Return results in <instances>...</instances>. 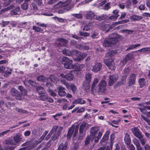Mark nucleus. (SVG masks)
<instances>
[{"instance_id":"774afa93","label":"nucleus","mask_w":150,"mask_h":150,"mask_svg":"<svg viewBox=\"0 0 150 150\" xmlns=\"http://www.w3.org/2000/svg\"><path fill=\"white\" fill-rule=\"evenodd\" d=\"M14 148L13 147L7 146L5 148V150H13Z\"/></svg>"},{"instance_id":"13d9d810","label":"nucleus","mask_w":150,"mask_h":150,"mask_svg":"<svg viewBox=\"0 0 150 150\" xmlns=\"http://www.w3.org/2000/svg\"><path fill=\"white\" fill-rule=\"evenodd\" d=\"M72 16L78 18H81L82 17V14L81 13L73 14Z\"/></svg>"},{"instance_id":"f704fd0d","label":"nucleus","mask_w":150,"mask_h":150,"mask_svg":"<svg viewBox=\"0 0 150 150\" xmlns=\"http://www.w3.org/2000/svg\"><path fill=\"white\" fill-rule=\"evenodd\" d=\"M48 133V132L45 131L44 132V133L43 134L42 136L40 137V138L39 139L38 141L36 142V144H38L40 143L45 138L46 135Z\"/></svg>"},{"instance_id":"f8f14e48","label":"nucleus","mask_w":150,"mask_h":150,"mask_svg":"<svg viewBox=\"0 0 150 150\" xmlns=\"http://www.w3.org/2000/svg\"><path fill=\"white\" fill-rule=\"evenodd\" d=\"M136 75L134 74H132L129 76L128 81V85L132 87L135 84Z\"/></svg>"},{"instance_id":"052dcab7","label":"nucleus","mask_w":150,"mask_h":150,"mask_svg":"<svg viewBox=\"0 0 150 150\" xmlns=\"http://www.w3.org/2000/svg\"><path fill=\"white\" fill-rule=\"evenodd\" d=\"M80 35L85 37H87L89 35V34L87 32L83 33L81 31H80Z\"/></svg>"},{"instance_id":"9b49d317","label":"nucleus","mask_w":150,"mask_h":150,"mask_svg":"<svg viewBox=\"0 0 150 150\" xmlns=\"http://www.w3.org/2000/svg\"><path fill=\"white\" fill-rule=\"evenodd\" d=\"M59 80L63 84L65 85L67 88L69 87H70L73 93H75L77 91L75 85L73 84H71L69 86V83L66 82L65 80H63L62 78H60L59 79Z\"/></svg>"},{"instance_id":"a878e982","label":"nucleus","mask_w":150,"mask_h":150,"mask_svg":"<svg viewBox=\"0 0 150 150\" xmlns=\"http://www.w3.org/2000/svg\"><path fill=\"white\" fill-rule=\"evenodd\" d=\"M109 133V131H107L106 132L102 139L101 140V142H103L107 140L108 139Z\"/></svg>"},{"instance_id":"393cba45","label":"nucleus","mask_w":150,"mask_h":150,"mask_svg":"<svg viewBox=\"0 0 150 150\" xmlns=\"http://www.w3.org/2000/svg\"><path fill=\"white\" fill-rule=\"evenodd\" d=\"M100 26H101V29L103 30H106V32H108L110 29V28L108 24H101Z\"/></svg>"},{"instance_id":"bf43d9fd","label":"nucleus","mask_w":150,"mask_h":150,"mask_svg":"<svg viewBox=\"0 0 150 150\" xmlns=\"http://www.w3.org/2000/svg\"><path fill=\"white\" fill-rule=\"evenodd\" d=\"M71 0H67L64 2H63L64 7L67 6L71 2Z\"/></svg>"},{"instance_id":"680f3d73","label":"nucleus","mask_w":150,"mask_h":150,"mask_svg":"<svg viewBox=\"0 0 150 150\" xmlns=\"http://www.w3.org/2000/svg\"><path fill=\"white\" fill-rule=\"evenodd\" d=\"M47 97V96L46 95H43L40 96V98L43 100H46Z\"/></svg>"},{"instance_id":"9d476101","label":"nucleus","mask_w":150,"mask_h":150,"mask_svg":"<svg viewBox=\"0 0 150 150\" xmlns=\"http://www.w3.org/2000/svg\"><path fill=\"white\" fill-rule=\"evenodd\" d=\"M73 71H71L69 73L64 74H61L60 76L62 78H65L68 81H71L74 79V75Z\"/></svg>"},{"instance_id":"ddd939ff","label":"nucleus","mask_w":150,"mask_h":150,"mask_svg":"<svg viewBox=\"0 0 150 150\" xmlns=\"http://www.w3.org/2000/svg\"><path fill=\"white\" fill-rule=\"evenodd\" d=\"M102 67V66L100 63L96 62L93 67L92 70L94 72H97L100 70Z\"/></svg>"},{"instance_id":"aec40b11","label":"nucleus","mask_w":150,"mask_h":150,"mask_svg":"<svg viewBox=\"0 0 150 150\" xmlns=\"http://www.w3.org/2000/svg\"><path fill=\"white\" fill-rule=\"evenodd\" d=\"M85 103L86 102L84 100L82 99L81 98H79L74 100L72 102V104H80L82 105L85 104Z\"/></svg>"},{"instance_id":"37998d69","label":"nucleus","mask_w":150,"mask_h":150,"mask_svg":"<svg viewBox=\"0 0 150 150\" xmlns=\"http://www.w3.org/2000/svg\"><path fill=\"white\" fill-rule=\"evenodd\" d=\"M133 143L136 145L137 149L141 147L139 142L137 139H134L133 140Z\"/></svg>"},{"instance_id":"cd10ccee","label":"nucleus","mask_w":150,"mask_h":150,"mask_svg":"<svg viewBox=\"0 0 150 150\" xmlns=\"http://www.w3.org/2000/svg\"><path fill=\"white\" fill-rule=\"evenodd\" d=\"M116 53V50H113L109 51L106 54V57L108 58L113 57Z\"/></svg>"},{"instance_id":"5fc2aeb1","label":"nucleus","mask_w":150,"mask_h":150,"mask_svg":"<svg viewBox=\"0 0 150 150\" xmlns=\"http://www.w3.org/2000/svg\"><path fill=\"white\" fill-rule=\"evenodd\" d=\"M16 110L19 112L21 113H25L27 112L26 110L18 108H16Z\"/></svg>"},{"instance_id":"dca6fc26","label":"nucleus","mask_w":150,"mask_h":150,"mask_svg":"<svg viewBox=\"0 0 150 150\" xmlns=\"http://www.w3.org/2000/svg\"><path fill=\"white\" fill-rule=\"evenodd\" d=\"M90 126L86 122H83L80 126L79 129V132L80 133H83V131L86 130Z\"/></svg>"},{"instance_id":"58836bf2","label":"nucleus","mask_w":150,"mask_h":150,"mask_svg":"<svg viewBox=\"0 0 150 150\" xmlns=\"http://www.w3.org/2000/svg\"><path fill=\"white\" fill-rule=\"evenodd\" d=\"M115 138V135L114 134H113L110 135V147H112L114 142V140Z\"/></svg>"},{"instance_id":"72a5a7b5","label":"nucleus","mask_w":150,"mask_h":150,"mask_svg":"<svg viewBox=\"0 0 150 150\" xmlns=\"http://www.w3.org/2000/svg\"><path fill=\"white\" fill-rule=\"evenodd\" d=\"M107 17V15L103 14L100 16H96L95 18V19L99 21H102L106 18Z\"/></svg>"},{"instance_id":"2f4dec72","label":"nucleus","mask_w":150,"mask_h":150,"mask_svg":"<svg viewBox=\"0 0 150 150\" xmlns=\"http://www.w3.org/2000/svg\"><path fill=\"white\" fill-rule=\"evenodd\" d=\"M36 91L40 94H42L45 93V90L41 86H38L37 87Z\"/></svg>"},{"instance_id":"6ab92c4d","label":"nucleus","mask_w":150,"mask_h":150,"mask_svg":"<svg viewBox=\"0 0 150 150\" xmlns=\"http://www.w3.org/2000/svg\"><path fill=\"white\" fill-rule=\"evenodd\" d=\"M84 67V65L83 64H75L73 65V69L76 71H79L81 70Z\"/></svg>"},{"instance_id":"f3484780","label":"nucleus","mask_w":150,"mask_h":150,"mask_svg":"<svg viewBox=\"0 0 150 150\" xmlns=\"http://www.w3.org/2000/svg\"><path fill=\"white\" fill-rule=\"evenodd\" d=\"M117 79L118 77L117 75L110 76L109 81V86H111L113 85L116 82Z\"/></svg>"},{"instance_id":"423d86ee","label":"nucleus","mask_w":150,"mask_h":150,"mask_svg":"<svg viewBox=\"0 0 150 150\" xmlns=\"http://www.w3.org/2000/svg\"><path fill=\"white\" fill-rule=\"evenodd\" d=\"M74 55L77 57L76 58L74 59V60L79 62L83 60V59L87 56V54L86 53H81L79 51L75 50L74 51Z\"/></svg>"},{"instance_id":"603ef678","label":"nucleus","mask_w":150,"mask_h":150,"mask_svg":"<svg viewBox=\"0 0 150 150\" xmlns=\"http://www.w3.org/2000/svg\"><path fill=\"white\" fill-rule=\"evenodd\" d=\"M10 23L9 21H2V23L0 24L1 26L2 27H5L6 25L9 24Z\"/></svg>"},{"instance_id":"8fccbe9b","label":"nucleus","mask_w":150,"mask_h":150,"mask_svg":"<svg viewBox=\"0 0 150 150\" xmlns=\"http://www.w3.org/2000/svg\"><path fill=\"white\" fill-rule=\"evenodd\" d=\"M132 55L130 54H128L125 57V59L127 61L128 60H130L132 58Z\"/></svg>"},{"instance_id":"473e14b6","label":"nucleus","mask_w":150,"mask_h":150,"mask_svg":"<svg viewBox=\"0 0 150 150\" xmlns=\"http://www.w3.org/2000/svg\"><path fill=\"white\" fill-rule=\"evenodd\" d=\"M139 85L141 87H142L146 84L145 79L144 78H140L139 80Z\"/></svg>"},{"instance_id":"6e6552de","label":"nucleus","mask_w":150,"mask_h":150,"mask_svg":"<svg viewBox=\"0 0 150 150\" xmlns=\"http://www.w3.org/2000/svg\"><path fill=\"white\" fill-rule=\"evenodd\" d=\"M78 128L79 127L78 126L76 127L75 128L74 127L72 126L71 127L67 133V138L69 139H70L73 132V136L75 137L76 134L78 132Z\"/></svg>"},{"instance_id":"e2e57ef3","label":"nucleus","mask_w":150,"mask_h":150,"mask_svg":"<svg viewBox=\"0 0 150 150\" xmlns=\"http://www.w3.org/2000/svg\"><path fill=\"white\" fill-rule=\"evenodd\" d=\"M85 110L84 108L82 107L79 109H78L76 113H80L83 112Z\"/></svg>"},{"instance_id":"4d7b16f0","label":"nucleus","mask_w":150,"mask_h":150,"mask_svg":"<svg viewBox=\"0 0 150 150\" xmlns=\"http://www.w3.org/2000/svg\"><path fill=\"white\" fill-rule=\"evenodd\" d=\"M110 3H108L105 4L104 6V9L105 10H108L110 8Z\"/></svg>"},{"instance_id":"4468645a","label":"nucleus","mask_w":150,"mask_h":150,"mask_svg":"<svg viewBox=\"0 0 150 150\" xmlns=\"http://www.w3.org/2000/svg\"><path fill=\"white\" fill-rule=\"evenodd\" d=\"M131 131L133 134L136 137L141 138L142 136L139 132V130L137 127H134L131 129Z\"/></svg>"},{"instance_id":"c03bdc74","label":"nucleus","mask_w":150,"mask_h":150,"mask_svg":"<svg viewBox=\"0 0 150 150\" xmlns=\"http://www.w3.org/2000/svg\"><path fill=\"white\" fill-rule=\"evenodd\" d=\"M140 44H137L130 45L129 47L127 49V50L133 49L137 47L140 46Z\"/></svg>"},{"instance_id":"6e6d98bb","label":"nucleus","mask_w":150,"mask_h":150,"mask_svg":"<svg viewBox=\"0 0 150 150\" xmlns=\"http://www.w3.org/2000/svg\"><path fill=\"white\" fill-rule=\"evenodd\" d=\"M10 131V130L9 129L7 130L6 131H4L3 132H2L1 133H0V137H2L4 136L6 134Z\"/></svg>"},{"instance_id":"20e7f679","label":"nucleus","mask_w":150,"mask_h":150,"mask_svg":"<svg viewBox=\"0 0 150 150\" xmlns=\"http://www.w3.org/2000/svg\"><path fill=\"white\" fill-rule=\"evenodd\" d=\"M99 130L98 128L96 127H92L91 129L90 136L91 141H93L94 139L95 142H98L101 138L103 134L100 132H99L98 134Z\"/></svg>"},{"instance_id":"a19ab883","label":"nucleus","mask_w":150,"mask_h":150,"mask_svg":"<svg viewBox=\"0 0 150 150\" xmlns=\"http://www.w3.org/2000/svg\"><path fill=\"white\" fill-rule=\"evenodd\" d=\"M63 7H64V6L63 2L61 1L57 3L56 5L54 6L55 8H58Z\"/></svg>"},{"instance_id":"49530a36","label":"nucleus","mask_w":150,"mask_h":150,"mask_svg":"<svg viewBox=\"0 0 150 150\" xmlns=\"http://www.w3.org/2000/svg\"><path fill=\"white\" fill-rule=\"evenodd\" d=\"M90 140H91V137L90 136H87L85 140V145H87L90 143Z\"/></svg>"},{"instance_id":"69168bd1","label":"nucleus","mask_w":150,"mask_h":150,"mask_svg":"<svg viewBox=\"0 0 150 150\" xmlns=\"http://www.w3.org/2000/svg\"><path fill=\"white\" fill-rule=\"evenodd\" d=\"M28 83L30 85H32V86H34L35 85V82L34 81L31 80H30L28 81Z\"/></svg>"},{"instance_id":"864d4df0","label":"nucleus","mask_w":150,"mask_h":150,"mask_svg":"<svg viewBox=\"0 0 150 150\" xmlns=\"http://www.w3.org/2000/svg\"><path fill=\"white\" fill-rule=\"evenodd\" d=\"M48 92L50 93V94L52 96L54 97L56 96V93L50 89L48 90Z\"/></svg>"},{"instance_id":"b1692460","label":"nucleus","mask_w":150,"mask_h":150,"mask_svg":"<svg viewBox=\"0 0 150 150\" xmlns=\"http://www.w3.org/2000/svg\"><path fill=\"white\" fill-rule=\"evenodd\" d=\"M119 11L117 10H115L113 11L114 15L109 17V18L111 20L117 18L119 16L118 13Z\"/></svg>"},{"instance_id":"2eb2a0df","label":"nucleus","mask_w":150,"mask_h":150,"mask_svg":"<svg viewBox=\"0 0 150 150\" xmlns=\"http://www.w3.org/2000/svg\"><path fill=\"white\" fill-rule=\"evenodd\" d=\"M86 17V18L89 20L93 19L95 17L94 13L91 11H85Z\"/></svg>"},{"instance_id":"412c9836","label":"nucleus","mask_w":150,"mask_h":150,"mask_svg":"<svg viewBox=\"0 0 150 150\" xmlns=\"http://www.w3.org/2000/svg\"><path fill=\"white\" fill-rule=\"evenodd\" d=\"M141 16L133 15L130 17V19L133 21H138L142 18Z\"/></svg>"},{"instance_id":"f03ea898","label":"nucleus","mask_w":150,"mask_h":150,"mask_svg":"<svg viewBox=\"0 0 150 150\" xmlns=\"http://www.w3.org/2000/svg\"><path fill=\"white\" fill-rule=\"evenodd\" d=\"M122 39L121 35L117 33L112 34L109 36V38L105 40L103 43V46L105 47L111 46Z\"/></svg>"},{"instance_id":"a211bd4d","label":"nucleus","mask_w":150,"mask_h":150,"mask_svg":"<svg viewBox=\"0 0 150 150\" xmlns=\"http://www.w3.org/2000/svg\"><path fill=\"white\" fill-rule=\"evenodd\" d=\"M57 90L58 91V94L59 96H65L66 94V92L65 91V88L62 86H59L57 87Z\"/></svg>"},{"instance_id":"4be33fe9","label":"nucleus","mask_w":150,"mask_h":150,"mask_svg":"<svg viewBox=\"0 0 150 150\" xmlns=\"http://www.w3.org/2000/svg\"><path fill=\"white\" fill-rule=\"evenodd\" d=\"M75 50H72V51H70L68 50L64 49L62 51L63 53L67 56H71L74 55V51Z\"/></svg>"},{"instance_id":"4c0bfd02","label":"nucleus","mask_w":150,"mask_h":150,"mask_svg":"<svg viewBox=\"0 0 150 150\" xmlns=\"http://www.w3.org/2000/svg\"><path fill=\"white\" fill-rule=\"evenodd\" d=\"M120 32L122 33H125L127 35H131L133 33V31L132 30L127 29H124L120 31Z\"/></svg>"},{"instance_id":"f257e3e1","label":"nucleus","mask_w":150,"mask_h":150,"mask_svg":"<svg viewBox=\"0 0 150 150\" xmlns=\"http://www.w3.org/2000/svg\"><path fill=\"white\" fill-rule=\"evenodd\" d=\"M98 81L99 79L97 78H94L91 87V93L93 94L102 95L105 91L107 85L106 81L104 80H101L96 86Z\"/></svg>"},{"instance_id":"7ed1b4c3","label":"nucleus","mask_w":150,"mask_h":150,"mask_svg":"<svg viewBox=\"0 0 150 150\" xmlns=\"http://www.w3.org/2000/svg\"><path fill=\"white\" fill-rule=\"evenodd\" d=\"M62 128V127H58V126L57 125L53 126L51 131L47 135L45 139L46 140H48L50 137L51 134H53L51 139L53 141H55L58 138L59 136Z\"/></svg>"},{"instance_id":"7c9ffc66","label":"nucleus","mask_w":150,"mask_h":150,"mask_svg":"<svg viewBox=\"0 0 150 150\" xmlns=\"http://www.w3.org/2000/svg\"><path fill=\"white\" fill-rule=\"evenodd\" d=\"M22 139V136L21 135H17L13 137L15 142L16 143L19 142Z\"/></svg>"},{"instance_id":"de8ad7c7","label":"nucleus","mask_w":150,"mask_h":150,"mask_svg":"<svg viewBox=\"0 0 150 150\" xmlns=\"http://www.w3.org/2000/svg\"><path fill=\"white\" fill-rule=\"evenodd\" d=\"M21 7L23 10H26L28 7V4L27 3H24L21 5Z\"/></svg>"},{"instance_id":"1a4fd4ad","label":"nucleus","mask_w":150,"mask_h":150,"mask_svg":"<svg viewBox=\"0 0 150 150\" xmlns=\"http://www.w3.org/2000/svg\"><path fill=\"white\" fill-rule=\"evenodd\" d=\"M10 93L12 96L16 97L17 100H21V96L20 93L15 88H11V89Z\"/></svg>"},{"instance_id":"39448f33","label":"nucleus","mask_w":150,"mask_h":150,"mask_svg":"<svg viewBox=\"0 0 150 150\" xmlns=\"http://www.w3.org/2000/svg\"><path fill=\"white\" fill-rule=\"evenodd\" d=\"M62 64L64 65V68L66 69H72L74 65L72 64V61L70 60L67 57H64L62 58Z\"/></svg>"},{"instance_id":"3c124183","label":"nucleus","mask_w":150,"mask_h":150,"mask_svg":"<svg viewBox=\"0 0 150 150\" xmlns=\"http://www.w3.org/2000/svg\"><path fill=\"white\" fill-rule=\"evenodd\" d=\"M30 144H29L28 145L29 146V148L27 146L28 149H32V148L35 147L36 145L34 143H31V142H30ZM27 150H28V149H27Z\"/></svg>"},{"instance_id":"e433bc0d","label":"nucleus","mask_w":150,"mask_h":150,"mask_svg":"<svg viewBox=\"0 0 150 150\" xmlns=\"http://www.w3.org/2000/svg\"><path fill=\"white\" fill-rule=\"evenodd\" d=\"M50 79L51 81L54 84L57 83L58 81V79L54 75L50 76Z\"/></svg>"},{"instance_id":"bb28decb","label":"nucleus","mask_w":150,"mask_h":150,"mask_svg":"<svg viewBox=\"0 0 150 150\" xmlns=\"http://www.w3.org/2000/svg\"><path fill=\"white\" fill-rule=\"evenodd\" d=\"M124 141L125 144L127 145H129L130 144L131 142V140L129 135L127 134H125L124 138Z\"/></svg>"},{"instance_id":"0eeeda50","label":"nucleus","mask_w":150,"mask_h":150,"mask_svg":"<svg viewBox=\"0 0 150 150\" xmlns=\"http://www.w3.org/2000/svg\"><path fill=\"white\" fill-rule=\"evenodd\" d=\"M104 63L111 70H115L116 65L112 58L105 59L104 61Z\"/></svg>"},{"instance_id":"c756f323","label":"nucleus","mask_w":150,"mask_h":150,"mask_svg":"<svg viewBox=\"0 0 150 150\" xmlns=\"http://www.w3.org/2000/svg\"><path fill=\"white\" fill-rule=\"evenodd\" d=\"M67 148V144H61L59 146L57 150H66Z\"/></svg>"},{"instance_id":"5701e85b","label":"nucleus","mask_w":150,"mask_h":150,"mask_svg":"<svg viewBox=\"0 0 150 150\" xmlns=\"http://www.w3.org/2000/svg\"><path fill=\"white\" fill-rule=\"evenodd\" d=\"M90 83L84 81L83 83V88L87 92L89 91L90 88Z\"/></svg>"},{"instance_id":"ea45409f","label":"nucleus","mask_w":150,"mask_h":150,"mask_svg":"<svg viewBox=\"0 0 150 150\" xmlns=\"http://www.w3.org/2000/svg\"><path fill=\"white\" fill-rule=\"evenodd\" d=\"M20 7L16 8L15 9L12 11L11 12V14L12 15H16L19 14L20 12Z\"/></svg>"},{"instance_id":"09e8293b","label":"nucleus","mask_w":150,"mask_h":150,"mask_svg":"<svg viewBox=\"0 0 150 150\" xmlns=\"http://www.w3.org/2000/svg\"><path fill=\"white\" fill-rule=\"evenodd\" d=\"M58 40L61 43H62L63 45L66 44L68 43L67 40L64 39L59 38Z\"/></svg>"},{"instance_id":"338daca9","label":"nucleus","mask_w":150,"mask_h":150,"mask_svg":"<svg viewBox=\"0 0 150 150\" xmlns=\"http://www.w3.org/2000/svg\"><path fill=\"white\" fill-rule=\"evenodd\" d=\"M98 36V34L95 32H93L92 35H91V37L92 38L94 39L96 38H97Z\"/></svg>"},{"instance_id":"a18cd8bd","label":"nucleus","mask_w":150,"mask_h":150,"mask_svg":"<svg viewBox=\"0 0 150 150\" xmlns=\"http://www.w3.org/2000/svg\"><path fill=\"white\" fill-rule=\"evenodd\" d=\"M33 29L36 32H42L43 29L42 28L35 26H33Z\"/></svg>"},{"instance_id":"c85d7f7f","label":"nucleus","mask_w":150,"mask_h":150,"mask_svg":"<svg viewBox=\"0 0 150 150\" xmlns=\"http://www.w3.org/2000/svg\"><path fill=\"white\" fill-rule=\"evenodd\" d=\"M85 80L84 81L90 83L91 81L92 78L91 74L89 73L86 74L85 75Z\"/></svg>"},{"instance_id":"79ce46f5","label":"nucleus","mask_w":150,"mask_h":150,"mask_svg":"<svg viewBox=\"0 0 150 150\" xmlns=\"http://www.w3.org/2000/svg\"><path fill=\"white\" fill-rule=\"evenodd\" d=\"M37 79L39 81H44L48 80V78H45L43 76L41 75L37 77Z\"/></svg>"},{"instance_id":"c9c22d12","label":"nucleus","mask_w":150,"mask_h":150,"mask_svg":"<svg viewBox=\"0 0 150 150\" xmlns=\"http://www.w3.org/2000/svg\"><path fill=\"white\" fill-rule=\"evenodd\" d=\"M150 51V47H146L142 48L140 49L139 50L135 51L136 52H149Z\"/></svg>"},{"instance_id":"0e129e2a","label":"nucleus","mask_w":150,"mask_h":150,"mask_svg":"<svg viewBox=\"0 0 150 150\" xmlns=\"http://www.w3.org/2000/svg\"><path fill=\"white\" fill-rule=\"evenodd\" d=\"M131 5V3L130 1H128L127 3L126 6V7L127 8H130Z\"/></svg>"}]
</instances>
